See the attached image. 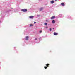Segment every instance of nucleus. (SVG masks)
I'll return each mask as SVG.
<instances>
[{"mask_svg": "<svg viewBox=\"0 0 75 75\" xmlns=\"http://www.w3.org/2000/svg\"><path fill=\"white\" fill-rule=\"evenodd\" d=\"M29 18H34V16H29Z\"/></svg>", "mask_w": 75, "mask_h": 75, "instance_id": "nucleus-6", "label": "nucleus"}, {"mask_svg": "<svg viewBox=\"0 0 75 75\" xmlns=\"http://www.w3.org/2000/svg\"><path fill=\"white\" fill-rule=\"evenodd\" d=\"M35 23H36V22H34V24H35Z\"/></svg>", "mask_w": 75, "mask_h": 75, "instance_id": "nucleus-17", "label": "nucleus"}, {"mask_svg": "<svg viewBox=\"0 0 75 75\" xmlns=\"http://www.w3.org/2000/svg\"><path fill=\"white\" fill-rule=\"evenodd\" d=\"M46 28H47V29L48 28V27H47V26L46 27Z\"/></svg>", "mask_w": 75, "mask_h": 75, "instance_id": "nucleus-16", "label": "nucleus"}, {"mask_svg": "<svg viewBox=\"0 0 75 75\" xmlns=\"http://www.w3.org/2000/svg\"><path fill=\"white\" fill-rule=\"evenodd\" d=\"M61 4L62 6H65V4L64 3H61Z\"/></svg>", "mask_w": 75, "mask_h": 75, "instance_id": "nucleus-9", "label": "nucleus"}, {"mask_svg": "<svg viewBox=\"0 0 75 75\" xmlns=\"http://www.w3.org/2000/svg\"><path fill=\"white\" fill-rule=\"evenodd\" d=\"M21 11L23 12H27V9H21Z\"/></svg>", "mask_w": 75, "mask_h": 75, "instance_id": "nucleus-2", "label": "nucleus"}, {"mask_svg": "<svg viewBox=\"0 0 75 75\" xmlns=\"http://www.w3.org/2000/svg\"><path fill=\"white\" fill-rule=\"evenodd\" d=\"M51 3H52V4L53 3H54V1H50Z\"/></svg>", "mask_w": 75, "mask_h": 75, "instance_id": "nucleus-8", "label": "nucleus"}, {"mask_svg": "<svg viewBox=\"0 0 75 75\" xmlns=\"http://www.w3.org/2000/svg\"><path fill=\"white\" fill-rule=\"evenodd\" d=\"M11 9H13V8H12Z\"/></svg>", "mask_w": 75, "mask_h": 75, "instance_id": "nucleus-21", "label": "nucleus"}, {"mask_svg": "<svg viewBox=\"0 0 75 75\" xmlns=\"http://www.w3.org/2000/svg\"><path fill=\"white\" fill-rule=\"evenodd\" d=\"M54 35H57L58 34V33H56V32H54L53 33Z\"/></svg>", "mask_w": 75, "mask_h": 75, "instance_id": "nucleus-4", "label": "nucleus"}, {"mask_svg": "<svg viewBox=\"0 0 75 75\" xmlns=\"http://www.w3.org/2000/svg\"><path fill=\"white\" fill-rule=\"evenodd\" d=\"M55 0V1H57V0Z\"/></svg>", "mask_w": 75, "mask_h": 75, "instance_id": "nucleus-19", "label": "nucleus"}, {"mask_svg": "<svg viewBox=\"0 0 75 75\" xmlns=\"http://www.w3.org/2000/svg\"><path fill=\"white\" fill-rule=\"evenodd\" d=\"M45 25H47V23H45Z\"/></svg>", "mask_w": 75, "mask_h": 75, "instance_id": "nucleus-11", "label": "nucleus"}, {"mask_svg": "<svg viewBox=\"0 0 75 75\" xmlns=\"http://www.w3.org/2000/svg\"><path fill=\"white\" fill-rule=\"evenodd\" d=\"M53 29L54 30V28H53Z\"/></svg>", "mask_w": 75, "mask_h": 75, "instance_id": "nucleus-20", "label": "nucleus"}, {"mask_svg": "<svg viewBox=\"0 0 75 75\" xmlns=\"http://www.w3.org/2000/svg\"><path fill=\"white\" fill-rule=\"evenodd\" d=\"M0 22H1V21H0Z\"/></svg>", "mask_w": 75, "mask_h": 75, "instance_id": "nucleus-22", "label": "nucleus"}, {"mask_svg": "<svg viewBox=\"0 0 75 75\" xmlns=\"http://www.w3.org/2000/svg\"><path fill=\"white\" fill-rule=\"evenodd\" d=\"M50 31H51V28L50 29Z\"/></svg>", "mask_w": 75, "mask_h": 75, "instance_id": "nucleus-15", "label": "nucleus"}, {"mask_svg": "<svg viewBox=\"0 0 75 75\" xmlns=\"http://www.w3.org/2000/svg\"><path fill=\"white\" fill-rule=\"evenodd\" d=\"M35 40H37V38H36L35 39Z\"/></svg>", "mask_w": 75, "mask_h": 75, "instance_id": "nucleus-14", "label": "nucleus"}, {"mask_svg": "<svg viewBox=\"0 0 75 75\" xmlns=\"http://www.w3.org/2000/svg\"><path fill=\"white\" fill-rule=\"evenodd\" d=\"M46 21H48L46 20Z\"/></svg>", "mask_w": 75, "mask_h": 75, "instance_id": "nucleus-18", "label": "nucleus"}, {"mask_svg": "<svg viewBox=\"0 0 75 75\" xmlns=\"http://www.w3.org/2000/svg\"><path fill=\"white\" fill-rule=\"evenodd\" d=\"M55 18V17L54 16H53L51 17V20H53V19H54Z\"/></svg>", "mask_w": 75, "mask_h": 75, "instance_id": "nucleus-3", "label": "nucleus"}, {"mask_svg": "<svg viewBox=\"0 0 75 75\" xmlns=\"http://www.w3.org/2000/svg\"><path fill=\"white\" fill-rule=\"evenodd\" d=\"M43 10V8H40V11H41V10Z\"/></svg>", "mask_w": 75, "mask_h": 75, "instance_id": "nucleus-10", "label": "nucleus"}, {"mask_svg": "<svg viewBox=\"0 0 75 75\" xmlns=\"http://www.w3.org/2000/svg\"><path fill=\"white\" fill-rule=\"evenodd\" d=\"M49 65H50V64H46V66L44 67V68L45 69H47V67H49Z\"/></svg>", "mask_w": 75, "mask_h": 75, "instance_id": "nucleus-1", "label": "nucleus"}, {"mask_svg": "<svg viewBox=\"0 0 75 75\" xmlns=\"http://www.w3.org/2000/svg\"><path fill=\"white\" fill-rule=\"evenodd\" d=\"M28 38H29L28 36H26V40H28Z\"/></svg>", "mask_w": 75, "mask_h": 75, "instance_id": "nucleus-7", "label": "nucleus"}, {"mask_svg": "<svg viewBox=\"0 0 75 75\" xmlns=\"http://www.w3.org/2000/svg\"><path fill=\"white\" fill-rule=\"evenodd\" d=\"M32 26H33V25H32V24H30V27H32Z\"/></svg>", "mask_w": 75, "mask_h": 75, "instance_id": "nucleus-12", "label": "nucleus"}, {"mask_svg": "<svg viewBox=\"0 0 75 75\" xmlns=\"http://www.w3.org/2000/svg\"><path fill=\"white\" fill-rule=\"evenodd\" d=\"M52 23L53 24H55V20H53L52 21Z\"/></svg>", "mask_w": 75, "mask_h": 75, "instance_id": "nucleus-5", "label": "nucleus"}, {"mask_svg": "<svg viewBox=\"0 0 75 75\" xmlns=\"http://www.w3.org/2000/svg\"><path fill=\"white\" fill-rule=\"evenodd\" d=\"M42 32V31H39V32L40 33H41Z\"/></svg>", "mask_w": 75, "mask_h": 75, "instance_id": "nucleus-13", "label": "nucleus"}]
</instances>
